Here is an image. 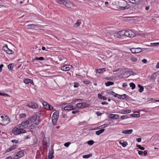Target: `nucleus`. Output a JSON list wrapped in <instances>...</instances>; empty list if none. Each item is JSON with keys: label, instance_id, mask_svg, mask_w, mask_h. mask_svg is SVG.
Instances as JSON below:
<instances>
[{"label": "nucleus", "instance_id": "28", "mask_svg": "<svg viewBox=\"0 0 159 159\" xmlns=\"http://www.w3.org/2000/svg\"><path fill=\"white\" fill-rule=\"evenodd\" d=\"M8 48L7 45L6 44H5L3 47L2 50L6 53Z\"/></svg>", "mask_w": 159, "mask_h": 159}, {"label": "nucleus", "instance_id": "47", "mask_svg": "<svg viewBox=\"0 0 159 159\" xmlns=\"http://www.w3.org/2000/svg\"><path fill=\"white\" fill-rule=\"evenodd\" d=\"M137 58L135 57H133L131 58V60L133 62H136L137 61Z\"/></svg>", "mask_w": 159, "mask_h": 159}, {"label": "nucleus", "instance_id": "4", "mask_svg": "<svg viewBox=\"0 0 159 159\" xmlns=\"http://www.w3.org/2000/svg\"><path fill=\"white\" fill-rule=\"evenodd\" d=\"M43 144L44 148H47L50 146L49 139L48 137H44L42 141Z\"/></svg>", "mask_w": 159, "mask_h": 159}, {"label": "nucleus", "instance_id": "46", "mask_svg": "<svg viewBox=\"0 0 159 159\" xmlns=\"http://www.w3.org/2000/svg\"><path fill=\"white\" fill-rule=\"evenodd\" d=\"M48 157V159L47 158L46 159H52L54 157V156L53 155H52V154H49Z\"/></svg>", "mask_w": 159, "mask_h": 159}, {"label": "nucleus", "instance_id": "23", "mask_svg": "<svg viewBox=\"0 0 159 159\" xmlns=\"http://www.w3.org/2000/svg\"><path fill=\"white\" fill-rule=\"evenodd\" d=\"M98 98L100 99H103V100H107V98L105 96H102V95L99 93L98 94Z\"/></svg>", "mask_w": 159, "mask_h": 159}, {"label": "nucleus", "instance_id": "18", "mask_svg": "<svg viewBox=\"0 0 159 159\" xmlns=\"http://www.w3.org/2000/svg\"><path fill=\"white\" fill-rule=\"evenodd\" d=\"M125 31L124 30H121L119 31L118 33V35H119V36L117 37L120 38H121L122 36H123L125 35Z\"/></svg>", "mask_w": 159, "mask_h": 159}, {"label": "nucleus", "instance_id": "55", "mask_svg": "<svg viewBox=\"0 0 159 159\" xmlns=\"http://www.w3.org/2000/svg\"><path fill=\"white\" fill-rule=\"evenodd\" d=\"M12 151L11 150V148H8V149H7L6 151L5 152V153H7L8 152H10V151Z\"/></svg>", "mask_w": 159, "mask_h": 159}, {"label": "nucleus", "instance_id": "20", "mask_svg": "<svg viewBox=\"0 0 159 159\" xmlns=\"http://www.w3.org/2000/svg\"><path fill=\"white\" fill-rule=\"evenodd\" d=\"M106 70V68H104L99 69H97L96 71V72L99 74L102 73L105 71Z\"/></svg>", "mask_w": 159, "mask_h": 159}, {"label": "nucleus", "instance_id": "21", "mask_svg": "<svg viewBox=\"0 0 159 159\" xmlns=\"http://www.w3.org/2000/svg\"><path fill=\"white\" fill-rule=\"evenodd\" d=\"M135 34L131 30H129L128 36V37L130 38L133 37Z\"/></svg>", "mask_w": 159, "mask_h": 159}, {"label": "nucleus", "instance_id": "15", "mask_svg": "<svg viewBox=\"0 0 159 159\" xmlns=\"http://www.w3.org/2000/svg\"><path fill=\"white\" fill-rule=\"evenodd\" d=\"M133 131L132 129L124 130L122 131V133L125 134H131Z\"/></svg>", "mask_w": 159, "mask_h": 159}, {"label": "nucleus", "instance_id": "25", "mask_svg": "<svg viewBox=\"0 0 159 159\" xmlns=\"http://www.w3.org/2000/svg\"><path fill=\"white\" fill-rule=\"evenodd\" d=\"M131 3L135 4H138L140 2V0H129Z\"/></svg>", "mask_w": 159, "mask_h": 159}, {"label": "nucleus", "instance_id": "5", "mask_svg": "<svg viewBox=\"0 0 159 159\" xmlns=\"http://www.w3.org/2000/svg\"><path fill=\"white\" fill-rule=\"evenodd\" d=\"M8 118L6 116L4 117L3 116L0 117V124L1 125H5L8 124V122L7 121Z\"/></svg>", "mask_w": 159, "mask_h": 159}, {"label": "nucleus", "instance_id": "45", "mask_svg": "<svg viewBox=\"0 0 159 159\" xmlns=\"http://www.w3.org/2000/svg\"><path fill=\"white\" fill-rule=\"evenodd\" d=\"M26 115L24 113H22L21 114H20L19 115V117L20 118H23L24 117H26Z\"/></svg>", "mask_w": 159, "mask_h": 159}, {"label": "nucleus", "instance_id": "32", "mask_svg": "<svg viewBox=\"0 0 159 159\" xmlns=\"http://www.w3.org/2000/svg\"><path fill=\"white\" fill-rule=\"evenodd\" d=\"M119 143L123 147H125L128 144L127 142L125 141L123 143H121L120 141Z\"/></svg>", "mask_w": 159, "mask_h": 159}, {"label": "nucleus", "instance_id": "10", "mask_svg": "<svg viewBox=\"0 0 159 159\" xmlns=\"http://www.w3.org/2000/svg\"><path fill=\"white\" fill-rule=\"evenodd\" d=\"M72 66L70 65H66L62 66L61 69L64 71H67L69 70L71 68Z\"/></svg>", "mask_w": 159, "mask_h": 159}, {"label": "nucleus", "instance_id": "36", "mask_svg": "<svg viewBox=\"0 0 159 159\" xmlns=\"http://www.w3.org/2000/svg\"><path fill=\"white\" fill-rule=\"evenodd\" d=\"M87 143L89 145H92L94 143V142L93 140H90L88 141L87 142Z\"/></svg>", "mask_w": 159, "mask_h": 159}, {"label": "nucleus", "instance_id": "17", "mask_svg": "<svg viewBox=\"0 0 159 159\" xmlns=\"http://www.w3.org/2000/svg\"><path fill=\"white\" fill-rule=\"evenodd\" d=\"M109 117L111 119H116L119 118V116L117 114H111Z\"/></svg>", "mask_w": 159, "mask_h": 159}, {"label": "nucleus", "instance_id": "62", "mask_svg": "<svg viewBox=\"0 0 159 159\" xmlns=\"http://www.w3.org/2000/svg\"><path fill=\"white\" fill-rule=\"evenodd\" d=\"M136 140L138 142H141V138H138L136 139Z\"/></svg>", "mask_w": 159, "mask_h": 159}, {"label": "nucleus", "instance_id": "6", "mask_svg": "<svg viewBox=\"0 0 159 159\" xmlns=\"http://www.w3.org/2000/svg\"><path fill=\"white\" fill-rule=\"evenodd\" d=\"M115 97H116L119 99H128L130 98V97L128 95H126L125 94H123L122 95H120L118 94H116L115 95H114Z\"/></svg>", "mask_w": 159, "mask_h": 159}, {"label": "nucleus", "instance_id": "42", "mask_svg": "<svg viewBox=\"0 0 159 159\" xmlns=\"http://www.w3.org/2000/svg\"><path fill=\"white\" fill-rule=\"evenodd\" d=\"M80 20H77V22L75 24V26H78L80 25Z\"/></svg>", "mask_w": 159, "mask_h": 159}, {"label": "nucleus", "instance_id": "64", "mask_svg": "<svg viewBox=\"0 0 159 159\" xmlns=\"http://www.w3.org/2000/svg\"><path fill=\"white\" fill-rule=\"evenodd\" d=\"M79 112V111L77 110L75 111H73L72 112L73 114H76Z\"/></svg>", "mask_w": 159, "mask_h": 159}, {"label": "nucleus", "instance_id": "3", "mask_svg": "<svg viewBox=\"0 0 159 159\" xmlns=\"http://www.w3.org/2000/svg\"><path fill=\"white\" fill-rule=\"evenodd\" d=\"M20 126L18 125L15 127L12 130V133L15 135H17L21 134Z\"/></svg>", "mask_w": 159, "mask_h": 159}, {"label": "nucleus", "instance_id": "19", "mask_svg": "<svg viewBox=\"0 0 159 159\" xmlns=\"http://www.w3.org/2000/svg\"><path fill=\"white\" fill-rule=\"evenodd\" d=\"M33 143H34L32 144V145L33 147H35L36 146L37 144V142L38 141V140L37 137H35L34 139H33Z\"/></svg>", "mask_w": 159, "mask_h": 159}, {"label": "nucleus", "instance_id": "35", "mask_svg": "<svg viewBox=\"0 0 159 159\" xmlns=\"http://www.w3.org/2000/svg\"><path fill=\"white\" fill-rule=\"evenodd\" d=\"M142 51V49L139 48H136V53H138L141 52Z\"/></svg>", "mask_w": 159, "mask_h": 159}, {"label": "nucleus", "instance_id": "40", "mask_svg": "<svg viewBox=\"0 0 159 159\" xmlns=\"http://www.w3.org/2000/svg\"><path fill=\"white\" fill-rule=\"evenodd\" d=\"M92 156L91 154H88L84 155L83 156V157L84 158H89Z\"/></svg>", "mask_w": 159, "mask_h": 159}, {"label": "nucleus", "instance_id": "38", "mask_svg": "<svg viewBox=\"0 0 159 159\" xmlns=\"http://www.w3.org/2000/svg\"><path fill=\"white\" fill-rule=\"evenodd\" d=\"M18 147V146L17 144H15L12 146L11 148L12 150H14L17 148Z\"/></svg>", "mask_w": 159, "mask_h": 159}, {"label": "nucleus", "instance_id": "16", "mask_svg": "<svg viewBox=\"0 0 159 159\" xmlns=\"http://www.w3.org/2000/svg\"><path fill=\"white\" fill-rule=\"evenodd\" d=\"M75 108L73 106H66L64 107V110H70L75 109Z\"/></svg>", "mask_w": 159, "mask_h": 159}, {"label": "nucleus", "instance_id": "34", "mask_svg": "<svg viewBox=\"0 0 159 159\" xmlns=\"http://www.w3.org/2000/svg\"><path fill=\"white\" fill-rule=\"evenodd\" d=\"M43 105L46 109H48V105H49V104H48L46 102H43Z\"/></svg>", "mask_w": 159, "mask_h": 159}, {"label": "nucleus", "instance_id": "33", "mask_svg": "<svg viewBox=\"0 0 159 159\" xmlns=\"http://www.w3.org/2000/svg\"><path fill=\"white\" fill-rule=\"evenodd\" d=\"M129 86L131 88V89L133 90L135 88V85L133 83H131L129 84Z\"/></svg>", "mask_w": 159, "mask_h": 159}, {"label": "nucleus", "instance_id": "59", "mask_svg": "<svg viewBox=\"0 0 159 159\" xmlns=\"http://www.w3.org/2000/svg\"><path fill=\"white\" fill-rule=\"evenodd\" d=\"M54 153V151L53 150V149H51L49 151V154H52V155H53Z\"/></svg>", "mask_w": 159, "mask_h": 159}, {"label": "nucleus", "instance_id": "22", "mask_svg": "<svg viewBox=\"0 0 159 159\" xmlns=\"http://www.w3.org/2000/svg\"><path fill=\"white\" fill-rule=\"evenodd\" d=\"M39 123L40 121H39V122L38 123H36L31 125L30 126V127H31V129H32L33 128H35L37 127V126L39 125Z\"/></svg>", "mask_w": 159, "mask_h": 159}, {"label": "nucleus", "instance_id": "1", "mask_svg": "<svg viewBox=\"0 0 159 159\" xmlns=\"http://www.w3.org/2000/svg\"><path fill=\"white\" fill-rule=\"evenodd\" d=\"M59 116V111H57L53 113L52 118V122L54 125H55L57 124Z\"/></svg>", "mask_w": 159, "mask_h": 159}, {"label": "nucleus", "instance_id": "57", "mask_svg": "<svg viewBox=\"0 0 159 159\" xmlns=\"http://www.w3.org/2000/svg\"><path fill=\"white\" fill-rule=\"evenodd\" d=\"M19 140H11V142L12 143H18Z\"/></svg>", "mask_w": 159, "mask_h": 159}, {"label": "nucleus", "instance_id": "49", "mask_svg": "<svg viewBox=\"0 0 159 159\" xmlns=\"http://www.w3.org/2000/svg\"><path fill=\"white\" fill-rule=\"evenodd\" d=\"M20 129L21 134L25 133L26 132V131L23 128H20Z\"/></svg>", "mask_w": 159, "mask_h": 159}, {"label": "nucleus", "instance_id": "31", "mask_svg": "<svg viewBox=\"0 0 159 159\" xmlns=\"http://www.w3.org/2000/svg\"><path fill=\"white\" fill-rule=\"evenodd\" d=\"M72 4V3L70 2H66L65 1V3L64 4L66 6L68 7H69Z\"/></svg>", "mask_w": 159, "mask_h": 159}, {"label": "nucleus", "instance_id": "51", "mask_svg": "<svg viewBox=\"0 0 159 159\" xmlns=\"http://www.w3.org/2000/svg\"><path fill=\"white\" fill-rule=\"evenodd\" d=\"M128 33H129V30L125 31V35L124 36H125L127 37H128Z\"/></svg>", "mask_w": 159, "mask_h": 159}, {"label": "nucleus", "instance_id": "24", "mask_svg": "<svg viewBox=\"0 0 159 159\" xmlns=\"http://www.w3.org/2000/svg\"><path fill=\"white\" fill-rule=\"evenodd\" d=\"M104 130L105 129H100V130L97 131L96 132V134L98 135H99L103 132Z\"/></svg>", "mask_w": 159, "mask_h": 159}, {"label": "nucleus", "instance_id": "8", "mask_svg": "<svg viewBox=\"0 0 159 159\" xmlns=\"http://www.w3.org/2000/svg\"><path fill=\"white\" fill-rule=\"evenodd\" d=\"M27 106L30 108L36 109L38 108V105L37 104L34 102H32L29 104H28Z\"/></svg>", "mask_w": 159, "mask_h": 159}, {"label": "nucleus", "instance_id": "39", "mask_svg": "<svg viewBox=\"0 0 159 159\" xmlns=\"http://www.w3.org/2000/svg\"><path fill=\"white\" fill-rule=\"evenodd\" d=\"M131 116L132 117H139L140 115L138 114H131Z\"/></svg>", "mask_w": 159, "mask_h": 159}, {"label": "nucleus", "instance_id": "37", "mask_svg": "<svg viewBox=\"0 0 159 159\" xmlns=\"http://www.w3.org/2000/svg\"><path fill=\"white\" fill-rule=\"evenodd\" d=\"M13 53H14L13 51L12 50L10 49L9 48H8L7 51L6 52L8 54H12Z\"/></svg>", "mask_w": 159, "mask_h": 159}, {"label": "nucleus", "instance_id": "11", "mask_svg": "<svg viewBox=\"0 0 159 159\" xmlns=\"http://www.w3.org/2000/svg\"><path fill=\"white\" fill-rule=\"evenodd\" d=\"M29 122L28 120L25 122H23L21 124H20V127L22 126V128H26L28 126Z\"/></svg>", "mask_w": 159, "mask_h": 159}, {"label": "nucleus", "instance_id": "53", "mask_svg": "<svg viewBox=\"0 0 159 159\" xmlns=\"http://www.w3.org/2000/svg\"><path fill=\"white\" fill-rule=\"evenodd\" d=\"M127 118V116L126 115H123L121 116L120 118L122 120L125 119Z\"/></svg>", "mask_w": 159, "mask_h": 159}, {"label": "nucleus", "instance_id": "63", "mask_svg": "<svg viewBox=\"0 0 159 159\" xmlns=\"http://www.w3.org/2000/svg\"><path fill=\"white\" fill-rule=\"evenodd\" d=\"M142 62L144 63H146L147 62V60L146 59H144L142 60Z\"/></svg>", "mask_w": 159, "mask_h": 159}, {"label": "nucleus", "instance_id": "56", "mask_svg": "<svg viewBox=\"0 0 159 159\" xmlns=\"http://www.w3.org/2000/svg\"><path fill=\"white\" fill-rule=\"evenodd\" d=\"M79 85V83H75V85H74V88H77L78 87Z\"/></svg>", "mask_w": 159, "mask_h": 159}, {"label": "nucleus", "instance_id": "7", "mask_svg": "<svg viewBox=\"0 0 159 159\" xmlns=\"http://www.w3.org/2000/svg\"><path fill=\"white\" fill-rule=\"evenodd\" d=\"M124 4H125L126 5L123 6H120L119 9L122 10H124L129 8V5L126 3L125 0H122V2Z\"/></svg>", "mask_w": 159, "mask_h": 159}, {"label": "nucleus", "instance_id": "12", "mask_svg": "<svg viewBox=\"0 0 159 159\" xmlns=\"http://www.w3.org/2000/svg\"><path fill=\"white\" fill-rule=\"evenodd\" d=\"M24 155V152L22 151H19L14 157V159H18L22 157Z\"/></svg>", "mask_w": 159, "mask_h": 159}, {"label": "nucleus", "instance_id": "14", "mask_svg": "<svg viewBox=\"0 0 159 159\" xmlns=\"http://www.w3.org/2000/svg\"><path fill=\"white\" fill-rule=\"evenodd\" d=\"M28 27H31L32 28H43V26L39 25H35L34 24H30L27 25Z\"/></svg>", "mask_w": 159, "mask_h": 159}, {"label": "nucleus", "instance_id": "54", "mask_svg": "<svg viewBox=\"0 0 159 159\" xmlns=\"http://www.w3.org/2000/svg\"><path fill=\"white\" fill-rule=\"evenodd\" d=\"M83 83L86 84H88L90 82V81L88 80H84L83 81Z\"/></svg>", "mask_w": 159, "mask_h": 159}, {"label": "nucleus", "instance_id": "61", "mask_svg": "<svg viewBox=\"0 0 159 159\" xmlns=\"http://www.w3.org/2000/svg\"><path fill=\"white\" fill-rule=\"evenodd\" d=\"M4 65L3 64H1L0 65V72H1L2 71V68L3 67Z\"/></svg>", "mask_w": 159, "mask_h": 159}, {"label": "nucleus", "instance_id": "44", "mask_svg": "<svg viewBox=\"0 0 159 159\" xmlns=\"http://www.w3.org/2000/svg\"><path fill=\"white\" fill-rule=\"evenodd\" d=\"M8 67L9 69L11 70L13 67V64H10L8 66Z\"/></svg>", "mask_w": 159, "mask_h": 159}, {"label": "nucleus", "instance_id": "27", "mask_svg": "<svg viewBox=\"0 0 159 159\" xmlns=\"http://www.w3.org/2000/svg\"><path fill=\"white\" fill-rule=\"evenodd\" d=\"M110 125H111V123H109V124H104V125H100V126L99 127H98V129H100V127H101V128H105L108 126H109Z\"/></svg>", "mask_w": 159, "mask_h": 159}, {"label": "nucleus", "instance_id": "2", "mask_svg": "<svg viewBox=\"0 0 159 159\" xmlns=\"http://www.w3.org/2000/svg\"><path fill=\"white\" fill-rule=\"evenodd\" d=\"M40 117V114L39 113H37L31 117L29 118L28 120L32 123H34L37 119L39 120Z\"/></svg>", "mask_w": 159, "mask_h": 159}, {"label": "nucleus", "instance_id": "58", "mask_svg": "<svg viewBox=\"0 0 159 159\" xmlns=\"http://www.w3.org/2000/svg\"><path fill=\"white\" fill-rule=\"evenodd\" d=\"M150 44L151 46H157L158 45L157 43H151Z\"/></svg>", "mask_w": 159, "mask_h": 159}, {"label": "nucleus", "instance_id": "48", "mask_svg": "<svg viewBox=\"0 0 159 159\" xmlns=\"http://www.w3.org/2000/svg\"><path fill=\"white\" fill-rule=\"evenodd\" d=\"M131 51L133 53H136V48H133L130 49Z\"/></svg>", "mask_w": 159, "mask_h": 159}, {"label": "nucleus", "instance_id": "30", "mask_svg": "<svg viewBox=\"0 0 159 159\" xmlns=\"http://www.w3.org/2000/svg\"><path fill=\"white\" fill-rule=\"evenodd\" d=\"M114 84V83L111 81H108L105 84V85L107 86H109L111 85H112Z\"/></svg>", "mask_w": 159, "mask_h": 159}, {"label": "nucleus", "instance_id": "52", "mask_svg": "<svg viewBox=\"0 0 159 159\" xmlns=\"http://www.w3.org/2000/svg\"><path fill=\"white\" fill-rule=\"evenodd\" d=\"M70 142H68L65 143L64 145L65 147H68L69 146V145H70Z\"/></svg>", "mask_w": 159, "mask_h": 159}, {"label": "nucleus", "instance_id": "50", "mask_svg": "<svg viewBox=\"0 0 159 159\" xmlns=\"http://www.w3.org/2000/svg\"><path fill=\"white\" fill-rule=\"evenodd\" d=\"M48 106V109H47L50 110H52L53 109V107L51 105H49Z\"/></svg>", "mask_w": 159, "mask_h": 159}, {"label": "nucleus", "instance_id": "60", "mask_svg": "<svg viewBox=\"0 0 159 159\" xmlns=\"http://www.w3.org/2000/svg\"><path fill=\"white\" fill-rule=\"evenodd\" d=\"M96 114L98 116H100L101 115L102 113L99 111H97L96 112Z\"/></svg>", "mask_w": 159, "mask_h": 159}, {"label": "nucleus", "instance_id": "29", "mask_svg": "<svg viewBox=\"0 0 159 159\" xmlns=\"http://www.w3.org/2000/svg\"><path fill=\"white\" fill-rule=\"evenodd\" d=\"M56 2L61 4L64 5L65 3V1L64 0H57Z\"/></svg>", "mask_w": 159, "mask_h": 159}, {"label": "nucleus", "instance_id": "43", "mask_svg": "<svg viewBox=\"0 0 159 159\" xmlns=\"http://www.w3.org/2000/svg\"><path fill=\"white\" fill-rule=\"evenodd\" d=\"M0 95L5 96V97H9L10 96L9 95L7 94L6 93H0Z\"/></svg>", "mask_w": 159, "mask_h": 159}, {"label": "nucleus", "instance_id": "13", "mask_svg": "<svg viewBox=\"0 0 159 159\" xmlns=\"http://www.w3.org/2000/svg\"><path fill=\"white\" fill-rule=\"evenodd\" d=\"M24 82L25 84H29V83H30L33 85H34V84L32 80L29 79H25L24 80Z\"/></svg>", "mask_w": 159, "mask_h": 159}, {"label": "nucleus", "instance_id": "26", "mask_svg": "<svg viewBox=\"0 0 159 159\" xmlns=\"http://www.w3.org/2000/svg\"><path fill=\"white\" fill-rule=\"evenodd\" d=\"M138 86L139 88V89L138 90L139 92L140 93H142L143 92L144 89L143 87L139 84L138 85Z\"/></svg>", "mask_w": 159, "mask_h": 159}, {"label": "nucleus", "instance_id": "41", "mask_svg": "<svg viewBox=\"0 0 159 159\" xmlns=\"http://www.w3.org/2000/svg\"><path fill=\"white\" fill-rule=\"evenodd\" d=\"M136 146L138 148L140 149L141 150H144L145 149V148L143 147H142L140 145H137Z\"/></svg>", "mask_w": 159, "mask_h": 159}, {"label": "nucleus", "instance_id": "9", "mask_svg": "<svg viewBox=\"0 0 159 159\" xmlns=\"http://www.w3.org/2000/svg\"><path fill=\"white\" fill-rule=\"evenodd\" d=\"M87 104L85 102L79 103L76 105V107L77 108L81 109L87 107Z\"/></svg>", "mask_w": 159, "mask_h": 159}]
</instances>
